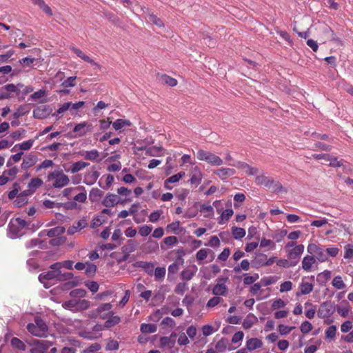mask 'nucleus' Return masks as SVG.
Segmentation results:
<instances>
[{
    "instance_id": "obj_11",
    "label": "nucleus",
    "mask_w": 353,
    "mask_h": 353,
    "mask_svg": "<svg viewBox=\"0 0 353 353\" xmlns=\"http://www.w3.org/2000/svg\"><path fill=\"white\" fill-rule=\"evenodd\" d=\"M303 252L304 245L302 244L297 245L294 248L288 250V259L291 260L292 263H296V265Z\"/></svg>"
},
{
    "instance_id": "obj_39",
    "label": "nucleus",
    "mask_w": 353,
    "mask_h": 353,
    "mask_svg": "<svg viewBox=\"0 0 353 353\" xmlns=\"http://www.w3.org/2000/svg\"><path fill=\"white\" fill-rule=\"evenodd\" d=\"M34 142V140L30 139L26 141H23L21 143L17 144L12 148V151H15L17 150V149H19L21 150H28L32 148Z\"/></svg>"
},
{
    "instance_id": "obj_19",
    "label": "nucleus",
    "mask_w": 353,
    "mask_h": 353,
    "mask_svg": "<svg viewBox=\"0 0 353 353\" xmlns=\"http://www.w3.org/2000/svg\"><path fill=\"white\" fill-rule=\"evenodd\" d=\"M221 326L220 321H215L212 325H205L202 327V334L205 336H210L219 330Z\"/></svg>"
},
{
    "instance_id": "obj_28",
    "label": "nucleus",
    "mask_w": 353,
    "mask_h": 353,
    "mask_svg": "<svg viewBox=\"0 0 353 353\" xmlns=\"http://www.w3.org/2000/svg\"><path fill=\"white\" fill-rule=\"evenodd\" d=\"M336 310L340 316H347L350 312L349 303L345 300L341 301L339 305L336 306Z\"/></svg>"
},
{
    "instance_id": "obj_2",
    "label": "nucleus",
    "mask_w": 353,
    "mask_h": 353,
    "mask_svg": "<svg viewBox=\"0 0 353 353\" xmlns=\"http://www.w3.org/2000/svg\"><path fill=\"white\" fill-rule=\"evenodd\" d=\"M199 161H205L212 166H220L223 165V159L218 155L207 150L199 149L196 154Z\"/></svg>"
},
{
    "instance_id": "obj_40",
    "label": "nucleus",
    "mask_w": 353,
    "mask_h": 353,
    "mask_svg": "<svg viewBox=\"0 0 353 353\" xmlns=\"http://www.w3.org/2000/svg\"><path fill=\"white\" fill-rule=\"evenodd\" d=\"M88 165H89V163L87 162L81 161H77V162L72 163V165H71V167L70 168V172L72 174H74V173H77V172L82 170L83 169L88 167Z\"/></svg>"
},
{
    "instance_id": "obj_30",
    "label": "nucleus",
    "mask_w": 353,
    "mask_h": 353,
    "mask_svg": "<svg viewBox=\"0 0 353 353\" xmlns=\"http://www.w3.org/2000/svg\"><path fill=\"white\" fill-rule=\"evenodd\" d=\"M200 212L203 214V216L208 219H212L214 216V211L212 205L209 204H203L200 207Z\"/></svg>"
},
{
    "instance_id": "obj_36",
    "label": "nucleus",
    "mask_w": 353,
    "mask_h": 353,
    "mask_svg": "<svg viewBox=\"0 0 353 353\" xmlns=\"http://www.w3.org/2000/svg\"><path fill=\"white\" fill-rule=\"evenodd\" d=\"M137 266L143 269L150 275L154 272V265L151 262L139 261L137 263Z\"/></svg>"
},
{
    "instance_id": "obj_5",
    "label": "nucleus",
    "mask_w": 353,
    "mask_h": 353,
    "mask_svg": "<svg viewBox=\"0 0 353 353\" xmlns=\"http://www.w3.org/2000/svg\"><path fill=\"white\" fill-rule=\"evenodd\" d=\"M130 201V199H123L116 194L109 192L103 197L101 204L106 208H113L118 204L123 205Z\"/></svg>"
},
{
    "instance_id": "obj_32",
    "label": "nucleus",
    "mask_w": 353,
    "mask_h": 353,
    "mask_svg": "<svg viewBox=\"0 0 353 353\" xmlns=\"http://www.w3.org/2000/svg\"><path fill=\"white\" fill-rule=\"evenodd\" d=\"M160 347L172 349L175 345V340L168 336H162L159 340Z\"/></svg>"
},
{
    "instance_id": "obj_24",
    "label": "nucleus",
    "mask_w": 353,
    "mask_h": 353,
    "mask_svg": "<svg viewBox=\"0 0 353 353\" xmlns=\"http://www.w3.org/2000/svg\"><path fill=\"white\" fill-rule=\"evenodd\" d=\"M26 226V221L21 218H17L14 221L11 223L10 229L11 232H13L17 235L19 232V229L24 228Z\"/></svg>"
},
{
    "instance_id": "obj_8",
    "label": "nucleus",
    "mask_w": 353,
    "mask_h": 353,
    "mask_svg": "<svg viewBox=\"0 0 353 353\" xmlns=\"http://www.w3.org/2000/svg\"><path fill=\"white\" fill-rule=\"evenodd\" d=\"M63 306L72 310H84L90 307V302L85 299H72L65 302Z\"/></svg>"
},
{
    "instance_id": "obj_18",
    "label": "nucleus",
    "mask_w": 353,
    "mask_h": 353,
    "mask_svg": "<svg viewBox=\"0 0 353 353\" xmlns=\"http://www.w3.org/2000/svg\"><path fill=\"white\" fill-rule=\"evenodd\" d=\"M88 226V222L85 219H81L74 223L72 226L69 227L67 232L70 235H72L77 232L81 231L82 229Z\"/></svg>"
},
{
    "instance_id": "obj_49",
    "label": "nucleus",
    "mask_w": 353,
    "mask_h": 353,
    "mask_svg": "<svg viewBox=\"0 0 353 353\" xmlns=\"http://www.w3.org/2000/svg\"><path fill=\"white\" fill-rule=\"evenodd\" d=\"M232 234L235 239H242L245 236L246 232L245 229L237 227H232Z\"/></svg>"
},
{
    "instance_id": "obj_62",
    "label": "nucleus",
    "mask_w": 353,
    "mask_h": 353,
    "mask_svg": "<svg viewBox=\"0 0 353 353\" xmlns=\"http://www.w3.org/2000/svg\"><path fill=\"white\" fill-rule=\"evenodd\" d=\"M292 287L293 283L290 281H286L280 285L279 292L281 293L289 292L292 289Z\"/></svg>"
},
{
    "instance_id": "obj_56",
    "label": "nucleus",
    "mask_w": 353,
    "mask_h": 353,
    "mask_svg": "<svg viewBox=\"0 0 353 353\" xmlns=\"http://www.w3.org/2000/svg\"><path fill=\"white\" fill-rule=\"evenodd\" d=\"M276 265L281 268H288L296 265V263H292V261H289L288 259H280L276 261Z\"/></svg>"
},
{
    "instance_id": "obj_21",
    "label": "nucleus",
    "mask_w": 353,
    "mask_h": 353,
    "mask_svg": "<svg viewBox=\"0 0 353 353\" xmlns=\"http://www.w3.org/2000/svg\"><path fill=\"white\" fill-rule=\"evenodd\" d=\"M233 166L242 170L245 173L248 175H254L259 172V170L256 168L251 167L248 164L239 161L235 164H232Z\"/></svg>"
},
{
    "instance_id": "obj_17",
    "label": "nucleus",
    "mask_w": 353,
    "mask_h": 353,
    "mask_svg": "<svg viewBox=\"0 0 353 353\" xmlns=\"http://www.w3.org/2000/svg\"><path fill=\"white\" fill-rule=\"evenodd\" d=\"M79 154L85 159L91 161H99L101 160L100 153L97 150H83L79 152Z\"/></svg>"
},
{
    "instance_id": "obj_54",
    "label": "nucleus",
    "mask_w": 353,
    "mask_h": 353,
    "mask_svg": "<svg viewBox=\"0 0 353 353\" xmlns=\"http://www.w3.org/2000/svg\"><path fill=\"white\" fill-rule=\"evenodd\" d=\"M117 195L123 199H130V196L132 194V191L125 187H120L117 190Z\"/></svg>"
},
{
    "instance_id": "obj_20",
    "label": "nucleus",
    "mask_w": 353,
    "mask_h": 353,
    "mask_svg": "<svg viewBox=\"0 0 353 353\" xmlns=\"http://www.w3.org/2000/svg\"><path fill=\"white\" fill-rule=\"evenodd\" d=\"M314 285L312 283L307 281H305L303 279L299 285V292L296 293V296L306 295L312 292Z\"/></svg>"
},
{
    "instance_id": "obj_25",
    "label": "nucleus",
    "mask_w": 353,
    "mask_h": 353,
    "mask_svg": "<svg viewBox=\"0 0 353 353\" xmlns=\"http://www.w3.org/2000/svg\"><path fill=\"white\" fill-rule=\"evenodd\" d=\"M197 272V267L195 265L188 266L181 272V278L185 281H190Z\"/></svg>"
},
{
    "instance_id": "obj_29",
    "label": "nucleus",
    "mask_w": 353,
    "mask_h": 353,
    "mask_svg": "<svg viewBox=\"0 0 353 353\" xmlns=\"http://www.w3.org/2000/svg\"><path fill=\"white\" fill-rule=\"evenodd\" d=\"M50 114L48 108L46 105H41L35 108L33 111V116L36 119H41L46 117Z\"/></svg>"
},
{
    "instance_id": "obj_12",
    "label": "nucleus",
    "mask_w": 353,
    "mask_h": 353,
    "mask_svg": "<svg viewBox=\"0 0 353 353\" xmlns=\"http://www.w3.org/2000/svg\"><path fill=\"white\" fill-rule=\"evenodd\" d=\"M50 269H54L55 271L56 282L68 281L73 278L72 273L62 272L61 271V265L59 263H53L50 265Z\"/></svg>"
},
{
    "instance_id": "obj_9",
    "label": "nucleus",
    "mask_w": 353,
    "mask_h": 353,
    "mask_svg": "<svg viewBox=\"0 0 353 353\" xmlns=\"http://www.w3.org/2000/svg\"><path fill=\"white\" fill-rule=\"evenodd\" d=\"M52 345V343L44 340H34L30 350L32 353H46V351Z\"/></svg>"
},
{
    "instance_id": "obj_38",
    "label": "nucleus",
    "mask_w": 353,
    "mask_h": 353,
    "mask_svg": "<svg viewBox=\"0 0 353 353\" xmlns=\"http://www.w3.org/2000/svg\"><path fill=\"white\" fill-rule=\"evenodd\" d=\"M32 3L39 6L46 14L49 16L52 15V12L50 8L44 2L43 0H31Z\"/></svg>"
},
{
    "instance_id": "obj_61",
    "label": "nucleus",
    "mask_w": 353,
    "mask_h": 353,
    "mask_svg": "<svg viewBox=\"0 0 353 353\" xmlns=\"http://www.w3.org/2000/svg\"><path fill=\"white\" fill-rule=\"evenodd\" d=\"M18 172V168L16 166H14L8 170H4L3 173L10 180H12L15 177Z\"/></svg>"
},
{
    "instance_id": "obj_47",
    "label": "nucleus",
    "mask_w": 353,
    "mask_h": 353,
    "mask_svg": "<svg viewBox=\"0 0 353 353\" xmlns=\"http://www.w3.org/2000/svg\"><path fill=\"white\" fill-rule=\"evenodd\" d=\"M65 232V228L62 226H57L51 228L47 231V236L49 237L58 236Z\"/></svg>"
},
{
    "instance_id": "obj_23",
    "label": "nucleus",
    "mask_w": 353,
    "mask_h": 353,
    "mask_svg": "<svg viewBox=\"0 0 353 353\" xmlns=\"http://www.w3.org/2000/svg\"><path fill=\"white\" fill-rule=\"evenodd\" d=\"M263 345L262 341L258 338L248 339L245 343V346L250 352L261 348Z\"/></svg>"
},
{
    "instance_id": "obj_22",
    "label": "nucleus",
    "mask_w": 353,
    "mask_h": 353,
    "mask_svg": "<svg viewBox=\"0 0 353 353\" xmlns=\"http://www.w3.org/2000/svg\"><path fill=\"white\" fill-rule=\"evenodd\" d=\"M38 158L35 154H29L23 157V162L21 165L23 170H27L33 166L37 162Z\"/></svg>"
},
{
    "instance_id": "obj_63",
    "label": "nucleus",
    "mask_w": 353,
    "mask_h": 353,
    "mask_svg": "<svg viewBox=\"0 0 353 353\" xmlns=\"http://www.w3.org/2000/svg\"><path fill=\"white\" fill-rule=\"evenodd\" d=\"M85 270V274L88 276H92L94 275V274L97 271V265H95L93 263L87 262Z\"/></svg>"
},
{
    "instance_id": "obj_16",
    "label": "nucleus",
    "mask_w": 353,
    "mask_h": 353,
    "mask_svg": "<svg viewBox=\"0 0 353 353\" xmlns=\"http://www.w3.org/2000/svg\"><path fill=\"white\" fill-rule=\"evenodd\" d=\"M302 268L306 272H311L313 266H317L318 262L314 256L312 254H308L305 256L303 258L302 262Z\"/></svg>"
},
{
    "instance_id": "obj_13",
    "label": "nucleus",
    "mask_w": 353,
    "mask_h": 353,
    "mask_svg": "<svg viewBox=\"0 0 353 353\" xmlns=\"http://www.w3.org/2000/svg\"><path fill=\"white\" fill-rule=\"evenodd\" d=\"M189 183L195 186L199 185L203 179V173L198 166H192L190 170Z\"/></svg>"
},
{
    "instance_id": "obj_6",
    "label": "nucleus",
    "mask_w": 353,
    "mask_h": 353,
    "mask_svg": "<svg viewBox=\"0 0 353 353\" xmlns=\"http://www.w3.org/2000/svg\"><path fill=\"white\" fill-rule=\"evenodd\" d=\"M307 252L313 255L317 262H325L327 260L325 250L315 243H310L307 247Z\"/></svg>"
},
{
    "instance_id": "obj_42",
    "label": "nucleus",
    "mask_w": 353,
    "mask_h": 353,
    "mask_svg": "<svg viewBox=\"0 0 353 353\" xmlns=\"http://www.w3.org/2000/svg\"><path fill=\"white\" fill-rule=\"evenodd\" d=\"M103 196V192L97 188H93L90 191L89 196H90V199L92 201H97Z\"/></svg>"
},
{
    "instance_id": "obj_7",
    "label": "nucleus",
    "mask_w": 353,
    "mask_h": 353,
    "mask_svg": "<svg viewBox=\"0 0 353 353\" xmlns=\"http://www.w3.org/2000/svg\"><path fill=\"white\" fill-rule=\"evenodd\" d=\"M336 311V305L331 301H325L319 305L317 315L321 319L330 317Z\"/></svg>"
},
{
    "instance_id": "obj_15",
    "label": "nucleus",
    "mask_w": 353,
    "mask_h": 353,
    "mask_svg": "<svg viewBox=\"0 0 353 353\" xmlns=\"http://www.w3.org/2000/svg\"><path fill=\"white\" fill-rule=\"evenodd\" d=\"M213 174L219 177L221 180L225 181L232 177L236 174V170L233 168L221 167L213 171Z\"/></svg>"
},
{
    "instance_id": "obj_14",
    "label": "nucleus",
    "mask_w": 353,
    "mask_h": 353,
    "mask_svg": "<svg viewBox=\"0 0 353 353\" xmlns=\"http://www.w3.org/2000/svg\"><path fill=\"white\" fill-rule=\"evenodd\" d=\"M92 129V125L86 121L81 122L76 125L73 129V132L75 133L74 137H83L88 132H91Z\"/></svg>"
},
{
    "instance_id": "obj_60",
    "label": "nucleus",
    "mask_w": 353,
    "mask_h": 353,
    "mask_svg": "<svg viewBox=\"0 0 353 353\" xmlns=\"http://www.w3.org/2000/svg\"><path fill=\"white\" fill-rule=\"evenodd\" d=\"M175 325H176V323H175L174 320L173 319H172L171 317L164 318L161 323V325H162L163 327V328H165V327L172 328L175 326Z\"/></svg>"
},
{
    "instance_id": "obj_55",
    "label": "nucleus",
    "mask_w": 353,
    "mask_h": 353,
    "mask_svg": "<svg viewBox=\"0 0 353 353\" xmlns=\"http://www.w3.org/2000/svg\"><path fill=\"white\" fill-rule=\"evenodd\" d=\"M42 184L43 181L41 179L37 177L31 179V181L28 183V187L31 190L34 191L37 188H39Z\"/></svg>"
},
{
    "instance_id": "obj_27",
    "label": "nucleus",
    "mask_w": 353,
    "mask_h": 353,
    "mask_svg": "<svg viewBox=\"0 0 353 353\" xmlns=\"http://www.w3.org/2000/svg\"><path fill=\"white\" fill-rule=\"evenodd\" d=\"M112 308V305L111 303H103L97 307V312L102 319H105L111 313Z\"/></svg>"
},
{
    "instance_id": "obj_51",
    "label": "nucleus",
    "mask_w": 353,
    "mask_h": 353,
    "mask_svg": "<svg viewBox=\"0 0 353 353\" xmlns=\"http://www.w3.org/2000/svg\"><path fill=\"white\" fill-rule=\"evenodd\" d=\"M223 301V299L216 295H214L210 298L206 303V307L208 308L214 307Z\"/></svg>"
},
{
    "instance_id": "obj_57",
    "label": "nucleus",
    "mask_w": 353,
    "mask_h": 353,
    "mask_svg": "<svg viewBox=\"0 0 353 353\" xmlns=\"http://www.w3.org/2000/svg\"><path fill=\"white\" fill-rule=\"evenodd\" d=\"M152 230V226L148 225H143L139 228V233L141 236H148Z\"/></svg>"
},
{
    "instance_id": "obj_43",
    "label": "nucleus",
    "mask_w": 353,
    "mask_h": 353,
    "mask_svg": "<svg viewBox=\"0 0 353 353\" xmlns=\"http://www.w3.org/2000/svg\"><path fill=\"white\" fill-rule=\"evenodd\" d=\"M7 92H4L0 94V99H6L10 98V94L8 92H15L17 91V88L15 85L10 83L6 85L3 88Z\"/></svg>"
},
{
    "instance_id": "obj_34",
    "label": "nucleus",
    "mask_w": 353,
    "mask_h": 353,
    "mask_svg": "<svg viewBox=\"0 0 353 353\" xmlns=\"http://www.w3.org/2000/svg\"><path fill=\"white\" fill-rule=\"evenodd\" d=\"M272 180V179L271 177L266 176L263 174L259 175L255 179V181L258 185H263L267 188L271 186Z\"/></svg>"
},
{
    "instance_id": "obj_26",
    "label": "nucleus",
    "mask_w": 353,
    "mask_h": 353,
    "mask_svg": "<svg viewBox=\"0 0 353 353\" xmlns=\"http://www.w3.org/2000/svg\"><path fill=\"white\" fill-rule=\"evenodd\" d=\"M185 175V172H180L178 174H176L168 178L164 182L165 188L168 190H171L172 188V186H171L170 184L178 182Z\"/></svg>"
},
{
    "instance_id": "obj_58",
    "label": "nucleus",
    "mask_w": 353,
    "mask_h": 353,
    "mask_svg": "<svg viewBox=\"0 0 353 353\" xmlns=\"http://www.w3.org/2000/svg\"><path fill=\"white\" fill-rule=\"evenodd\" d=\"M260 246L261 248H269L271 250H274L276 247V244L270 239L263 238L260 241Z\"/></svg>"
},
{
    "instance_id": "obj_48",
    "label": "nucleus",
    "mask_w": 353,
    "mask_h": 353,
    "mask_svg": "<svg viewBox=\"0 0 353 353\" xmlns=\"http://www.w3.org/2000/svg\"><path fill=\"white\" fill-rule=\"evenodd\" d=\"M121 318L119 316H113L112 315L105 322L103 325L105 328H110L115 325H117L120 323Z\"/></svg>"
},
{
    "instance_id": "obj_10",
    "label": "nucleus",
    "mask_w": 353,
    "mask_h": 353,
    "mask_svg": "<svg viewBox=\"0 0 353 353\" xmlns=\"http://www.w3.org/2000/svg\"><path fill=\"white\" fill-rule=\"evenodd\" d=\"M39 280L42 283L46 288H48L52 284L56 282L55 271L54 269L43 272L39 276Z\"/></svg>"
},
{
    "instance_id": "obj_4",
    "label": "nucleus",
    "mask_w": 353,
    "mask_h": 353,
    "mask_svg": "<svg viewBox=\"0 0 353 353\" xmlns=\"http://www.w3.org/2000/svg\"><path fill=\"white\" fill-rule=\"evenodd\" d=\"M228 277L220 276L216 279V283L212 289L213 295H216L220 297H225L229 293V288L227 285Z\"/></svg>"
},
{
    "instance_id": "obj_41",
    "label": "nucleus",
    "mask_w": 353,
    "mask_h": 353,
    "mask_svg": "<svg viewBox=\"0 0 353 353\" xmlns=\"http://www.w3.org/2000/svg\"><path fill=\"white\" fill-rule=\"evenodd\" d=\"M77 192H78L74 196V202L83 203L87 200V192L85 187H83V190H77Z\"/></svg>"
},
{
    "instance_id": "obj_50",
    "label": "nucleus",
    "mask_w": 353,
    "mask_h": 353,
    "mask_svg": "<svg viewBox=\"0 0 353 353\" xmlns=\"http://www.w3.org/2000/svg\"><path fill=\"white\" fill-rule=\"evenodd\" d=\"M137 243L132 240H130L123 247V251L125 253L130 254V253L135 251L137 249Z\"/></svg>"
},
{
    "instance_id": "obj_45",
    "label": "nucleus",
    "mask_w": 353,
    "mask_h": 353,
    "mask_svg": "<svg viewBox=\"0 0 353 353\" xmlns=\"http://www.w3.org/2000/svg\"><path fill=\"white\" fill-rule=\"evenodd\" d=\"M234 212L232 209H226L221 212L219 223L222 225L225 223L233 215Z\"/></svg>"
},
{
    "instance_id": "obj_64",
    "label": "nucleus",
    "mask_w": 353,
    "mask_h": 353,
    "mask_svg": "<svg viewBox=\"0 0 353 353\" xmlns=\"http://www.w3.org/2000/svg\"><path fill=\"white\" fill-rule=\"evenodd\" d=\"M353 257V245L347 244L344 248V258L351 259Z\"/></svg>"
},
{
    "instance_id": "obj_1",
    "label": "nucleus",
    "mask_w": 353,
    "mask_h": 353,
    "mask_svg": "<svg viewBox=\"0 0 353 353\" xmlns=\"http://www.w3.org/2000/svg\"><path fill=\"white\" fill-rule=\"evenodd\" d=\"M47 181L54 188H62L70 183V178L61 170H56L48 173Z\"/></svg>"
},
{
    "instance_id": "obj_3",
    "label": "nucleus",
    "mask_w": 353,
    "mask_h": 353,
    "mask_svg": "<svg viewBox=\"0 0 353 353\" xmlns=\"http://www.w3.org/2000/svg\"><path fill=\"white\" fill-rule=\"evenodd\" d=\"M28 332L37 337H43L46 336L48 327L46 323L40 318L35 317L34 322L28 323L27 325Z\"/></svg>"
},
{
    "instance_id": "obj_35",
    "label": "nucleus",
    "mask_w": 353,
    "mask_h": 353,
    "mask_svg": "<svg viewBox=\"0 0 353 353\" xmlns=\"http://www.w3.org/2000/svg\"><path fill=\"white\" fill-rule=\"evenodd\" d=\"M131 125L129 120L119 119L112 123V127L115 130H120Z\"/></svg>"
},
{
    "instance_id": "obj_37",
    "label": "nucleus",
    "mask_w": 353,
    "mask_h": 353,
    "mask_svg": "<svg viewBox=\"0 0 353 353\" xmlns=\"http://www.w3.org/2000/svg\"><path fill=\"white\" fill-rule=\"evenodd\" d=\"M72 51L81 59L83 61L90 63V64L96 66H99L94 60L91 59L88 56L85 55L81 50L73 47L72 48Z\"/></svg>"
},
{
    "instance_id": "obj_33",
    "label": "nucleus",
    "mask_w": 353,
    "mask_h": 353,
    "mask_svg": "<svg viewBox=\"0 0 353 353\" xmlns=\"http://www.w3.org/2000/svg\"><path fill=\"white\" fill-rule=\"evenodd\" d=\"M99 176V174L97 171L89 172L84 176V183L87 185H91L97 181Z\"/></svg>"
},
{
    "instance_id": "obj_52",
    "label": "nucleus",
    "mask_w": 353,
    "mask_h": 353,
    "mask_svg": "<svg viewBox=\"0 0 353 353\" xmlns=\"http://www.w3.org/2000/svg\"><path fill=\"white\" fill-rule=\"evenodd\" d=\"M77 190H83V186L79 185L77 187H70L65 188L62 194L65 197H70L73 193L77 192Z\"/></svg>"
},
{
    "instance_id": "obj_31",
    "label": "nucleus",
    "mask_w": 353,
    "mask_h": 353,
    "mask_svg": "<svg viewBox=\"0 0 353 353\" xmlns=\"http://www.w3.org/2000/svg\"><path fill=\"white\" fill-rule=\"evenodd\" d=\"M258 321L256 316L253 314H249L243 321V327L245 330H248L252 327Z\"/></svg>"
},
{
    "instance_id": "obj_59",
    "label": "nucleus",
    "mask_w": 353,
    "mask_h": 353,
    "mask_svg": "<svg viewBox=\"0 0 353 353\" xmlns=\"http://www.w3.org/2000/svg\"><path fill=\"white\" fill-rule=\"evenodd\" d=\"M161 81L162 83L172 87L175 86L177 83V81L175 79L172 78L168 75H162L161 77Z\"/></svg>"
},
{
    "instance_id": "obj_53",
    "label": "nucleus",
    "mask_w": 353,
    "mask_h": 353,
    "mask_svg": "<svg viewBox=\"0 0 353 353\" xmlns=\"http://www.w3.org/2000/svg\"><path fill=\"white\" fill-rule=\"evenodd\" d=\"M102 178H104L105 179V185H102L101 184V182L99 181V185L105 189V190H108L109 189V188L112 185L114 181V178L112 175L111 174H108V175H105V176H103Z\"/></svg>"
},
{
    "instance_id": "obj_46",
    "label": "nucleus",
    "mask_w": 353,
    "mask_h": 353,
    "mask_svg": "<svg viewBox=\"0 0 353 353\" xmlns=\"http://www.w3.org/2000/svg\"><path fill=\"white\" fill-rule=\"evenodd\" d=\"M157 330V325L154 324L142 323L140 326L141 332L144 334L154 333Z\"/></svg>"
},
{
    "instance_id": "obj_44",
    "label": "nucleus",
    "mask_w": 353,
    "mask_h": 353,
    "mask_svg": "<svg viewBox=\"0 0 353 353\" xmlns=\"http://www.w3.org/2000/svg\"><path fill=\"white\" fill-rule=\"evenodd\" d=\"M332 285L336 290H343L346 288V285L341 276L334 277Z\"/></svg>"
}]
</instances>
